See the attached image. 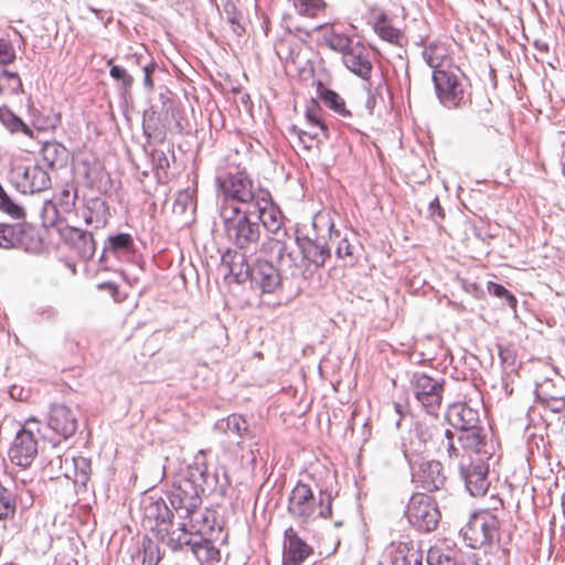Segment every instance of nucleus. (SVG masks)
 Segmentation results:
<instances>
[{
    "label": "nucleus",
    "instance_id": "7",
    "mask_svg": "<svg viewBox=\"0 0 565 565\" xmlns=\"http://www.w3.org/2000/svg\"><path fill=\"white\" fill-rule=\"evenodd\" d=\"M431 81L436 96L444 107L458 109L467 105L470 94H467L465 83L468 79L457 65L449 64L445 70L433 71Z\"/></svg>",
    "mask_w": 565,
    "mask_h": 565
},
{
    "label": "nucleus",
    "instance_id": "59",
    "mask_svg": "<svg viewBox=\"0 0 565 565\" xmlns=\"http://www.w3.org/2000/svg\"><path fill=\"white\" fill-rule=\"evenodd\" d=\"M17 58V53L11 41L0 39V66L12 64Z\"/></svg>",
    "mask_w": 565,
    "mask_h": 565
},
{
    "label": "nucleus",
    "instance_id": "1",
    "mask_svg": "<svg viewBox=\"0 0 565 565\" xmlns=\"http://www.w3.org/2000/svg\"><path fill=\"white\" fill-rule=\"evenodd\" d=\"M228 487L230 479L223 467L211 472L205 463L201 466L196 463L194 468H190L188 477L172 484L171 495L174 499L173 502L188 504V510H194L201 507L202 497L214 493L224 497Z\"/></svg>",
    "mask_w": 565,
    "mask_h": 565
},
{
    "label": "nucleus",
    "instance_id": "3",
    "mask_svg": "<svg viewBox=\"0 0 565 565\" xmlns=\"http://www.w3.org/2000/svg\"><path fill=\"white\" fill-rule=\"evenodd\" d=\"M333 494L329 488L315 487L299 480L288 497L287 512L299 523L332 516Z\"/></svg>",
    "mask_w": 565,
    "mask_h": 565
},
{
    "label": "nucleus",
    "instance_id": "19",
    "mask_svg": "<svg viewBox=\"0 0 565 565\" xmlns=\"http://www.w3.org/2000/svg\"><path fill=\"white\" fill-rule=\"evenodd\" d=\"M291 230L294 231L295 227ZM268 233L271 236L262 243L259 253L266 257L275 258L276 263L280 266H287L288 269H292L291 275H295L298 265L294 252L289 250L287 244V241L291 238L294 233L291 234L284 225Z\"/></svg>",
    "mask_w": 565,
    "mask_h": 565
},
{
    "label": "nucleus",
    "instance_id": "50",
    "mask_svg": "<svg viewBox=\"0 0 565 565\" xmlns=\"http://www.w3.org/2000/svg\"><path fill=\"white\" fill-rule=\"evenodd\" d=\"M196 206L194 191L186 188L179 191L173 202V213L177 215H185L189 211H194Z\"/></svg>",
    "mask_w": 565,
    "mask_h": 565
},
{
    "label": "nucleus",
    "instance_id": "58",
    "mask_svg": "<svg viewBox=\"0 0 565 565\" xmlns=\"http://www.w3.org/2000/svg\"><path fill=\"white\" fill-rule=\"evenodd\" d=\"M291 131L297 134L300 142L307 150L312 148V142L316 140L317 143H322L326 139L319 137V129L309 127L308 130H302L297 126L291 127Z\"/></svg>",
    "mask_w": 565,
    "mask_h": 565
},
{
    "label": "nucleus",
    "instance_id": "64",
    "mask_svg": "<svg viewBox=\"0 0 565 565\" xmlns=\"http://www.w3.org/2000/svg\"><path fill=\"white\" fill-rule=\"evenodd\" d=\"M172 92L163 86V87H160V93H159V102L161 103V107L159 110H162V111H166L168 110L169 114H174V108H173V99H172Z\"/></svg>",
    "mask_w": 565,
    "mask_h": 565
},
{
    "label": "nucleus",
    "instance_id": "41",
    "mask_svg": "<svg viewBox=\"0 0 565 565\" xmlns=\"http://www.w3.org/2000/svg\"><path fill=\"white\" fill-rule=\"evenodd\" d=\"M317 30H323V43L332 51L339 52L342 55L347 52L355 41L349 35L338 32L333 26L318 25Z\"/></svg>",
    "mask_w": 565,
    "mask_h": 565
},
{
    "label": "nucleus",
    "instance_id": "15",
    "mask_svg": "<svg viewBox=\"0 0 565 565\" xmlns=\"http://www.w3.org/2000/svg\"><path fill=\"white\" fill-rule=\"evenodd\" d=\"M405 515L409 524L420 532L434 531L441 516L437 502L424 493H415L411 497Z\"/></svg>",
    "mask_w": 565,
    "mask_h": 565
},
{
    "label": "nucleus",
    "instance_id": "46",
    "mask_svg": "<svg viewBox=\"0 0 565 565\" xmlns=\"http://www.w3.org/2000/svg\"><path fill=\"white\" fill-rule=\"evenodd\" d=\"M6 92L11 95H20L24 93L23 84L18 72H12L7 68L0 71V96Z\"/></svg>",
    "mask_w": 565,
    "mask_h": 565
},
{
    "label": "nucleus",
    "instance_id": "62",
    "mask_svg": "<svg viewBox=\"0 0 565 565\" xmlns=\"http://www.w3.org/2000/svg\"><path fill=\"white\" fill-rule=\"evenodd\" d=\"M445 210L440 204L439 199L436 196L428 204V217L435 223L439 224L445 220Z\"/></svg>",
    "mask_w": 565,
    "mask_h": 565
},
{
    "label": "nucleus",
    "instance_id": "52",
    "mask_svg": "<svg viewBox=\"0 0 565 565\" xmlns=\"http://www.w3.org/2000/svg\"><path fill=\"white\" fill-rule=\"evenodd\" d=\"M0 211L7 213L13 218H23L25 216L24 207L17 203L4 190L0 183Z\"/></svg>",
    "mask_w": 565,
    "mask_h": 565
},
{
    "label": "nucleus",
    "instance_id": "63",
    "mask_svg": "<svg viewBox=\"0 0 565 565\" xmlns=\"http://www.w3.org/2000/svg\"><path fill=\"white\" fill-rule=\"evenodd\" d=\"M537 404L552 413H562L565 411V393L563 395H557V397L539 402Z\"/></svg>",
    "mask_w": 565,
    "mask_h": 565
},
{
    "label": "nucleus",
    "instance_id": "20",
    "mask_svg": "<svg viewBox=\"0 0 565 565\" xmlns=\"http://www.w3.org/2000/svg\"><path fill=\"white\" fill-rule=\"evenodd\" d=\"M172 120H175V115L169 114L168 110H158V106L151 105L142 114L141 127L143 136L149 141L151 140L164 146Z\"/></svg>",
    "mask_w": 565,
    "mask_h": 565
},
{
    "label": "nucleus",
    "instance_id": "60",
    "mask_svg": "<svg viewBox=\"0 0 565 565\" xmlns=\"http://www.w3.org/2000/svg\"><path fill=\"white\" fill-rule=\"evenodd\" d=\"M199 509L200 508L193 510L192 520L191 518H186L185 520H181V522L200 525L202 526V532L205 529L212 530L213 524L210 522V511H201Z\"/></svg>",
    "mask_w": 565,
    "mask_h": 565
},
{
    "label": "nucleus",
    "instance_id": "22",
    "mask_svg": "<svg viewBox=\"0 0 565 565\" xmlns=\"http://www.w3.org/2000/svg\"><path fill=\"white\" fill-rule=\"evenodd\" d=\"M409 469L412 481L427 492L438 491L446 484L447 477L444 466L438 460H426L419 462L416 468Z\"/></svg>",
    "mask_w": 565,
    "mask_h": 565
},
{
    "label": "nucleus",
    "instance_id": "28",
    "mask_svg": "<svg viewBox=\"0 0 565 565\" xmlns=\"http://www.w3.org/2000/svg\"><path fill=\"white\" fill-rule=\"evenodd\" d=\"M445 417L448 424L456 430L455 433L480 425L478 409L472 408L467 403H455L450 405Z\"/></svg>",
    "mask_w": 565,
    "mask_h": 565
},
{
    "label": "nucleus",
    "instance_id": "42",
    "mask_svg": "<svg viewBox=\"0 0 565 565\" xmlns=\"http://www.w3.org/2000/svg\"><path fill=\"white\" fill-rule=\"evenodd\" d=\"M216 427L239 438H253V434L246 418L239 414L228 415L226 418L221 419L216 424Z\"/></svg>",
    "mask_w": 565,
    "mask_h": 565
},
{
    "label": "nucleus",
    "instance_id": "37",
    "mask_svg": "<svg viewBox=\"0 0 565 565\" xmlns=\"http://www.w3.org/2000/svg\"><path fill=\"white\" fill-rule=\"evenodd\" d=\"M0 124L13 136H24L34 139V134L29 124L18 114H15L8 105L0 106Z\"/></svg>",
    "mask_w": 565,
    "mask_h": 565
},
{
    "label": "nucleus",
    "instance_id": "44",
    "mask_svg": "<svg viewBox=\"0 0 565 565\" xmlns=\"http://www.w3.org/2000/svg\"><path fill=\"white\" fill-rule=\"evenodd\" d=\"M563 394H565L564 382L559 381L558 383H556L552 379H545L543 382L536 383L534 390L536 403L551 399L557 397V395Z\"/></svg>",
    "mask_w": 565,
    "mask_h": 565
},
{
    "label": "nucleus",
    "instance_id": "33",
    "mask_svg": "<svg viewBox=\"0 0 565 565\" xmlns=\"http://www.w3.org/2000/svg\"><path fill=\"white\" fill-rule=\"evenodd\" d=\"M18 501L23 509L33 504V495L30 490L26 491V498L15 493L12 489L4 487L0 482V522L13 520L17 513Z\"/></svg>",
    "mask_w": 565,
    "mask_h": 565
},
{
    "label": "nucleus",
    "instance_id": "21",
    "mask_svg": "<svg viewBox=\"0 0 565 565\" xmlns=\"http://www.w3.org/2000/svg\"><path fill=\"white\" fill-rule=\"evenodd\" d=\"M135 254L136 244L131 234L113 233L106 237L98 262L105 266L110 259L127 262L132 259Z\"/></svg>",
    "mask_w": 565,
    "mask_h": 565
},
{
    "label": "nucleus",
    "instance_id": "18",
    "mask_svg": "<svg viewBox=\"0 0 565 565\" xmlns=\"http://www.w3.org/2000/svg\"><path fill=\"white\" fill-rule=\"evenodd\" d=\"M435 426L416 422L402 439V451L409 468H416L424 460L427 443L433 438Z\"/></svg>",
    "mask_w": 565,
    "mask_h": 565
},
{
    "label": "nucleus",
    "instance_id": "55",
    "mask_svg": "<svg viewBox=\"0 0 565 565\" xmlns=\"http://www.w3.org/2000/svg\"><path fill=\"white\" fill-rule=\"evenodd\" d=\"M294 6L299 14L316 17L327 7V3L323 0H294Z\"/></svg>",
    "mask_w": 565,
    "mask_h": 565
},
{
    "label": "nucleus",
    "instance_id": "47",
    "mask_svg": "<svg viewBox=\"0 0 565 565\" xmlns=\"http://www.w3.org/2000/svg\"><path fill=\"white\" fill-rule=\"evenodd\" d=\"M87 185L92 189H96L102 193H106L111 186L110 175L102 168H88L85 173Z\"/></svg>",
    "mask_w": 565,
    "mask_h": 565
},
{
    "label": "nucleus",
    "instance_id": "31",
    "mask_svg": "<svg viewBox=\"0 0 565 565\" xmlns=\"http://www.w3.org/2000/svg\"><path fill=\"white\" fill-rule=\"evenodd\" d=\"M25 108L30 118L28 124L34 135L35 131L54 130L62 122L61 113H53L51 109L49 114H45L43 109L35 106L31 95L26 97Z\"/></svg>",
    "mask_w": 565,
    "mask_h": 565
},
{
    "label": "nucleus",
    "instance_id": "8",
    "mask_svg": "<svg viewBox=\"0 0 565 565\" xmlns=\"http://www.w3.org/2000/svg\"><path fill=\"white\" fill-rule=\"evenodd\" d=\"M177 539H170L169 548L173 552H191L201 564L220 561V550L202 535V526L179 522Z\"/></svg>",
    "mask_w": 565,
    "mask_h": 565
},
{
    "label": "nucleus",
    "instance_id": "4",
    "mask_svg": "<svg viewBox=\"0 0 565 565\" xmlns=\"http://www.w3.org/2000/svg\"><path fill=\"white\" fill-rule=\"evenodd\" d=\"M215 185L218 192L217 209L223 205L250 207L268 189L255 182L246 169L230 167L217 173Z\"/></svg>",
    "mask_w": 565,
    "mask_h": 565
},
{
    "label": "nucleus",
    "instance_id": "34",
    "mask_svg": "<svg viewBox=\"0 0 565 565\" xmlns=\"http://www.w3.org/2000/svg\"><path fill=\"white\" fill-rule=\"evenodd\" d=\"M222 264L227 267L230 275L236 284L250 281L252 264L247 262L244 253L228 248L222 255Z\"/></svg>",
    "mask_w": 565,
    "mask_h": 565
},
{
    "label": "nucleus",
    "instance_id": "43",
    "mask_svg": "<svg viewBox=\"0 0 565 565\" xmlns=\"http://www.w3.org/2000/svg\"><path fill=\"white\" fill-rule=\"evenodd\" d=\"M422 54L424 61L430 68H433V71L445 70L443 67V63L448 57V49L446 44H443L439 41H433L425 47Z\"/></svg>",
    "mask_w": 565,
    "mask_h": 565
},
{
    "label": "nucleus",
    "instance_id": "17",
    "mask_svg": "<svg viewBox=\"0 0 565 565\" xmlns=\"http://www.w3.org/2000/svg\"><path fill=\"white\" fill-rule=\"evenodd\" d=\"M491 457L462 456L459 461V473L466 490L472 497L484 495L489 489V463Z\"/></svg>",
    "mask_w": 565,
    "mask_h": 565
},
{
    "label": "nucleus",
    "instance_id": "61",
    "mask_svg": "<svg viewBox=\"0 0 565 565\" xmlns=\"http://www.w3.org/2000/svg\"><path fill=\"white\" fill-rule=\"evenodd\" d=\"M333 246H335V255L339 259H344L347 257H350L352 259L353 246L350 244L347 237H341L340 232L339 238H337Z\"/></svg>",
    "mask_w": 565,
    "mask_h": 565
},
{
    "label": "nucleus",
    "instance_id": "30",
    "mask_svg": "<svg viewBox=\"0 0 565 565\" xmlns=\"http://www.w3.org/2000/svg\"><path fill=\"white\" fill-rule=\"evenodd\" d=\"M19 225L17 248L31 254L42 253L44 250L43 234L47 227L43 224L42 227H39L29 222H20Z\"/></svg>",
    "mask_w": 565,
    "mask_h": 565
},
{
    "label": "nucleus",
    "instance_id": "6",
    "mask_svg": "<svg viewBox=\"0 0 565 565\" xmlns=\"http://www.w3.org/2000/svg\"><path fill=\"white\" fill-rule=\"evenodd\" d=\"M172 487L164 492V495L158 498L153 502L149 503L145 508V518L154 524L150 526V531L153 533L156 539L164 543L169 547L170 539H177L180 533L178 529L171 530L173 526V520L177 516L180 520L186 518L192 519L193 510L188 509V504H178L172 498Z\"/></svg>",
    "mask_w": 565,
    "mask_h": 565
},
{
    "label": "nucleus",
    "instance_id": "12",
    "mask_svg": "<svg viewBox=\"0 0 565 565\" xmlns=\"http://www.w3.org/2000/svg\"><path fill=\"white\" fill-rule=\"evenodd\" d=\"M286 267L276 263L275 258L260 254L252 263V286L259 289L263 296L280 298L284 292V271Z\"/></svg>",
    "mask_w": 565,
    "mask_h": 565
},
{
    "label": "nucleus",
    "instance_id": "5",
    "mask_svg": "<svg viewBox=\"0 0 565 565\" xmlns=\"http://www.w3.org/2000/svg\"><path fill=\"white\" fill-rule=\"evenodd\" d=\"M218 216L227 242L236 249L245 250L257 246L262 230L250 207H218Z\"/></svg>",
    "mask_w": 565,
    "mask_h": 565
},
{
    "label": "nucleus",
    "instance_id": "29",
    "mask_svg": "<svg viewBox=\"0 0 565 565\" xmlns=\"http://www.w3.org/2000/svg\"><path fill=\"white\" fill-rule=\"evenodd\" d=\"M64 241L72 245L83 260H89L96 252V242L93 234L86 230L67 226L62 231Z\"/></svg>",
    "mask_w": 565,
    "mask_h": 565
},
{
    "label": "nucleus",
    "instance_id": "26",
    "mask_svg": "<svg viewBox=\"0 0 565 565\" xmlns=\"http://www.w3.org/2000/svg\"><path fill=\"white\" fill-rule=\"evenodd\" d=\"M284 539V565H302L313 554V548L299 536L292 526L285 530Z\"/></svg>",
    "mask_w": 565,
    "mask_h": 565
},
{
    "label": "nucleus",
    "instance_id": "48",
    "mask_svg": "<svg viewBox=\"0 0 565 565\" xmlns=\"http://www.w3.org/2000/svg\"><path fill=\"white\" fill-rule=\"evenodd\" d=\"M223 12L226 17V21L231 25L232 31L237 35L242 36L245 33V28L241 23L242 12L237 9L234 0H222Z\"/></svg>",
    "mask_w": 565,
    "mask_h": 565
},
{
    "label": "nucleus",
    "instance_id": "40",
    "mask_svg": "<svg viewBox=\"0 0 565 565\" xmlns=\"http://www.w3.org/2000/svg\"><path fill=\"white\" fill-rule=\"evenodd\" d=\"M140 64V72L142 73V86L147 93H151L154 88L156 82L162 79L167 74L164 66L160 65L153 57L149 56L147 61L135 58Z\"/></svg>",
    "mask_w": 565,
    "mask_h": 565
},
{
    "label": "nucleus",
    "instance_id": "13",
    "mask_svg": "<svg viewBox=\"0 0 565 565\" xmlns=\"http://www.w3.org/2000/svg\"><path fill=\"white\" fill-rule=\"evenodd\" d=\"M499 529L498 516L488 510H481L471 513L460 534L469 547L477 548L492 544L499 536Z\"/></svg>",
    "mask_w": 565,
    "mask_h": 565
},
{
    "label": "nucleus",
    "instance_id": "36",
    "mask_svg": "<svg viewBox=\"0 0 565 565\" xmlns=\"http://www.w3.org/2000/svg\"><path fill=\"white\" fill-rule=\"evenodd\" d=\"M109 67V76L116 83L117 93L121 100L125 103L132 102V86L135 83L134 75L130 74L129 68H124L122 65L115 64L110 58L107 61Z\"/></svg>",
    "mask_w": 565,
    "mask_h": 565
},
{
    "label": "nucleus",
    "instance_id": "27",
    "mask_svg": "<svg viewBox=\"0 0 565 565\" xmlns=\"http://www.w3.org/2000/svg\"><path fill=\"white\" fill-rule=\"evenodd\" d=\"M44 169L51 172L65 168L68 163L70 151L68 149L57 140L44 141L40 148L38 157Z\"/></svg>",
    "mask_w": 565,
    "mask_h": 565
},
{
    "label": "nucleus",
    "instance_id": "38",
    "mask_svg": "<svg viewBox=\"0 0 565 565\" xmlns=\"http://www.w3.org/2000/svg\"><path fill=\"white\" fill-rule=\"evenodd\" d=\"M392 565H422L423 554L413 542H398L391 545Z\"/></svg>",
    "mask_w": 565,
    "mask_h": 565
},
{
    "label": "nucleus",
    "instance_id": "11",
    "mask_svg": "<svg viewBox=\"0 0 565 565\" xmlns=\"http://www.w3.org/2000/svg\"><path fill=\"white\" fill-rule=\"evenodd\" d=\"M8 178L11 185L22 194L44 192L52 185L51 174L39 159H35L33 163L13 164Z\"/></svg>",
    "mask_w": 565,
    "mask_h": 565
},
{
    "label": "nucleus",
    "instance_id": "51",
    "mask_svg": "<svg viewBox=\"0 0 565 565\" xmlns=\"http://www.w3.org/2000/svg\"><path fill=\"white\" fill-rule=\"evenodd\" d=\"M75 484L86 488L92 475L90 459L77 456L73 458Z\"/></svg>",
    "mask_w": 565,
    "mask_h": 565
},
{
    "label": "nucleus",
    "instance_id": "23",
    "mask_svg": "<svg viewBox=\"0 0 565 565\" xmlns=\"http://www.w3.org/2000/svg\"><path fill=\"white\" fill-rule=\"evenodd\" d=\"M77 200V188L66 184L57 194L56 202L45 199L41 209V218L45 227L54 226L58 218V207L64 212H72Z\"/></svg>",
    "mask_w": 565,
    "mask_h": 565
},
{
    "label": "nucleus",
    "instance_id": "2",
    "mask_svg": "<svg viewBox=\"0 0 565 565\" xmlns=\"http://www.w3.org/2000/svg\"><path fill=\"white\" fill-rule=\"evenodd\" d=\"M295 244L307 270H317L331 258L332 247L339 238V230L331 218L316 215L311 230L303 232L298 225L294 230Z\"/></svg>",
    "mask_w": 565,
    "mask_h": 565
},
{
    "label": "nucleus",
    "instance_id": "45",
    "mask_svg": "<svg viewBox=\"0 0 565 565\" xmlns=\"http://www.w3.org/2000/svg\"><path fill=\"white\" fill-rule=\"evenodd\" d=\"M323 113L324 111L320 107V105L317 102L312 100L311 105H309L306 109L305 118L309 127L318 128L323 139H329V127L322 118Z\"/></svg>",
    "mask_w": 565,
    "mask_h": 565
},
{
    "label": "nucleus",
    "instance_id": "57",
    "mask_svg": "<svg viewBox=\"0 0 565 565\" xmlns=\"http://www.w3.org/2000/svg\"><path fill=\"white\" fill-rule=\"evenodd\" d=\"M32 316L36 323L55 322L58 318V310L51 305H39L33 307Z\"/></svg>",
    "mask_w": 565,
    "mask_h": 565
},
{
    "label": "nucleus",
    "instance_id": "16",
    "mask_svg": "<svg viewBox=\"0 0 565 565\" xmlns=\"http://www.w3.org/2000/svg\"><path fill=\"white\" fill-rule=\"evenodd\" d=\"M77 416L70 406L65 404H52L46 415V428L52 436L42 433V438L56 447L62 440L71 438L77 430Z\"/></svg>",
    "mask_w": 565,
    "mask_h": 565
},
{
    "label": "nucleus",
    "instance_id": "32",
    "mask_svg": "<svg viewBox=\"0 0 565 565\" xmlns=\"http://www.w3.org/2000/svg\"><path fill=\"white\" fill-rule=\"evenodd\" d=\"M149 157L158 182H167L171 163L175 162L174 143L172 141H164V146L160 145L151 149Z\"/></svg>",
    "mask_w": 565,
    "mask_h": 565
},
{
    "label": "nucleus",
    "instance_id": "39",
    "mask_svg": "<svg viewBox=\"0 0 565 565\" xmlns=\"http://www.w3.org/2000/svg\"><path fill=\"white\" fill-rule=\"evenodd\" d=\"M318 98L331 110L342 117H351L352 113L347 109L344 99L333 89L329 88L322 81H315Z\"/></svg>",
    "mask_w": 565,
    "mask_h": 565
},
{
    "label": "nucleus",
    "instance_id": "53",
    "mask_svg": "<svg viewBox=\"0 0 565 565\" xmlns=\"http://www.w3.org/2000/svg\"><path fill=\"white\" fill-rule=\"evenodd\" d=\"M19 223H0V248H17Z\"/></svg>",
    "mask_w": 565,
    "mask_h": 565
},
{
    "label": "nucleus",
    "instance_id": "24",
    "mask_svg": "<svg viewBox=\"0 0 565 565\" xmlns=\"http://www.w3.org/2000/svg\"><path fill=\"white\" fill-rule=\"evenodd\" d=\"M260 195L252 206V212L260 228L263 226L267 232L276 231L284 225L285 216L278 204L274 202L269 190L262 192Z\"/></svg>",
    "mask_w": 565,
    "mask_h": 565
},
{
    "label": "nucleus",
    "instance_id": "9",
    "mask_svg": "<svg viewBox=\"0 0 565 565\" xmlns=\"http://www.w3.org/2000/svg\"><path fill=\"white\" fill-rule=\"evenodd\" d=\"M38 435L42 436L40 422L28 418L17 431L8 450L10 461L23 469L29 468L39 454Z\"/></svg>",
    "mask_w": 565,
    "mask_h": 565
},
{
    "label": "nucleus",
    "instance_id": "49",
    "mask_svg": "<svg viewBox=\"0 0 565 565\" xmlns=\"http://www.w3.org/2000/svg\"><path fill=\"white\" fill-rule=\"evenodd\" d=\"M374 30L381 39L390 43H397L402 36L401 31L388 22L387 17L384 13L376 18Z\"/></svg>",
    "mask_w": 565,
    "mask_h": 565
},
{
    "label": "nucleus",
    "instance_id": "54",
    "mask_svg": "<svg viewBox=\"0 0 565 565\" xmlns=\"http://www.w3.org/2000/svg\"><path fill=\"white\" fill-rule=\"evenodd\" d=\"M141 548L143 553L145 565H158L161 559V553L159 545L148 535H145L141 540Z\"/></svg>",
    "mask_w": 565,
    "mask_h": 565
},
{
    "label": "nucleus",
    "instance_id": "14",
    "mask_svg": "<svg viewBox=\"0 0 565 565\" xmlns=\"http://www.w3.org/2000/svg\"><path fill=\"white\" fill-rule=\"evenodd\" d=\"M409 384L415 399L425 408L426 413L437 416V411L443 401L446 380L416 371L411 374Z\"/></svg>",
    "mask_w": 565,
    "mask_h": 565
},
{
    "label": "nucleus",
    "instance_id": "56",
    "mask_svg": "<svg viewBox=\"0 0 565 565\" xmlns=\"http://www.w3.org/2000/svg\"><path fill=\"white\" fill-rule=\"evenodd\" d=\"M488 292L497 298L504 299L508 306L516 312L518 299L516 297L507 289L502 284L494 281L488 282Z\"/></svg>",
    "mask_w": 565,
    "mask_h": 565
},
{
    "label": "nucleus",
    "instance_id": "10",
    "mask_svg": "<svg viewBox=\"0 0 565 565\" xmlns=\"http://www.w3.org/2000/svg\"><path fill=\"white\" fill-rule=\"evenodd\" d=\"M445 447L449 458L470 455L472 457H491V452L487 449V436L481 425L458 433L446 429Z\"/></svg>",
    "mask_w": 565,
    "mask_h": 565
},
{
    "label": "nucleus",
    "instance_id": "35",
    "mask_svg": "<svg viewBox=\"0 0 565 565\" xmlns=\"http://www.w3.org/2000/svg\"><path fill=\"white\" fill-rule=\"evenodd\" d=\"M109 217V205L103 198L94 196L85 200L83 218L87 225L103 228L107 225Z\"/></svg>",
    "mask_w": 565,
    "mask_h": 565
},
{
    "label": "nucleus",
    "instance_id": "25",
    "mask_svg": "<svg viewBox=\"0 0 565 565\" xmlns=\"http://www.w3.org/2000/svg\"><path fill=\"white\" fill-rule=\"evenodd\" d=\"M342 62L345 67L361 77L369 81L373 71L370 50L361 42L355 41L354 44L342 55Z\"/></svg>",
    "mask_w": 565,
    "mask_h": 565
}]
</instances>
